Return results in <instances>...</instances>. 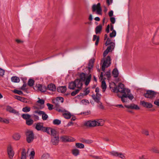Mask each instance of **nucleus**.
Returning <instances> with one entry per match:
<instances>
[{
	"mask_svg": "<svg viewBox=\"0 0 159 159\" xmlns=\"http://www.w3.org/2000/svg\"><path fill=\"white\" fill-rule=\"evenodd\" d=\"M110 89L111 91L117 93V96L121 98L123 103L128 102L127 98L132 100L134 98L130 90L126 88L124 84L121 83H119L117 86L113 82L110 83Z\"/></svg>",
	"mask_w": 159,
	"mask_h": 159,
	"instance_id": "f257e3e1",
	"label": "nucleus"
},
{
	"mask_svg": "<svg viewBox=\"0 0 159 159\" xmlns=\"http://www.w3.org/2000/svg\"><path fill=\"white\" fill-rule=\"evenodd\" d=\"M109 52V46H108L104 52L103 54V57L101 60V63L103 62L102 69L104 72L105 71V68L109 66V55H108L107 58H105Z\"/></svg>",
	"mask_w": 159,
	"mask_h": 159,
	"instance_id": "f03ea898",
	"label": "nucleus"
},
{
	"mask_svg": "<svg viewBox=\"0 0 159 159\" xmlns=\"http://www.w3.org/2000/svg\"><path fill=\"white\" fill-rule=\"evenodd\" d=\"M88 75L86 77V74L84 72L81 73L79 75L80 80L82 81H84L85 80V84L86 86H87L89 84L91 81L92 75L89 73H88Z\"/></svg>",
	"mask_w": 159,
	"mask_h": 159,
	"instance_id": "7ed1b4c3",
	"label": "nucleus"
},
{
	"mask_svg": "<svg viewBox=\"0 0 159 159\" xmlns=\"http://www.w3.org/2000/svg\"><path fill=\"white\" fill-rule=\"evenodd\" d=\"M157 93L152 90H148L143 96L146 98L152 99L155 97Z\"/></svg>",
	"mask_w": 159,
	"mask_h": 159,
	"instance_id": "20e7f679",
	"label": "nucleus"
},
{
	"mask_svg": "<svg viewBox=\"0 0 159 159\" xmlns=\"http://www.w3.org/2000/svg\"><path fill=\"white\" fill-rule=\"evenodd\" d=\"M25 135L28 143H30L33 141L34 135L32 131H28L26 132Z\"/></svg>",
	"mask_w": 159,
	"mask_h": 159,
	"instance_id": "39448f33",
	"label": "nucleus"
},
{
	"mask_svg": "<svg viewBox=\"0 0 159 159\" xmlns=\"http://www.w3.org/2000/svg\"><path fill=\"white\" fill-rule=\"evenodd\" d=\"M92 11L95 12L96 11V13L98 14L102 15V10L100 3H98L97 5H93L92 7Z\"/></svg>",
	"mask_w": 159,
	"mask_h": 159,
	"instance_id": "423d86ee",
	"label": "nucleus"
},
{
	"mask_svg": "<svg viewBox=\"0 0 159 159\" xmlns=\"http://www.w3.org/2000/svg\"><path fill=\"white\" fill-rule=\"evenodd\" d=\"M7 152L10 159H12L14 155V152L11 145H8L7 148Z\"/></svg>",
	"mask_w": 159,
	"mask_h": 159,
	"instance_id": "0eeeda50",
	"label": "nucleus"
},
{
	"mask_svg": "<svg viewBox=\"0 0 159 159\" xmlns=\"http://www.w3.org/2000/svg\"><path fill=\"white\" fill-rule=\"evenodd\" d=\"M60 139L61 141L64 142H73L75 140L74 138L66 135L61 136Z\"/></svg>",
	"mask_w": 159,
	"mask_h": 159,
	"instance_id": "6e6552de",
	"label": "nucleus"
},
{
	"mask_svg": "<svg viewBox=\"0 0 159 159\" xmlns=\"http://www.w3.org/2000/svg\"><path fill=\"white\" fill-rule=\"evenodd\" d=\"M34 88V90L37 89V90L40 91L41 92H44L47 90V89L45 86L40 84H36Z\"/></svg>",
	"mask_w": 159,
	"mask_h": 159,
	"instance_id": "1a4fd4ad",
	"label": "nucleus"
},
{
	"mask_svg": "<svg viewBox=\"0 0 159 159\" xmlns=\"http://www.w3.org/2000/svg\"><path fill=\"white\" fill-rule=\"evenodd\" d=\"M6 110L10 113H13L17 116L19 115V112L18 111L14 109L12 107L9 105L7 106Z\"/></svg>",
	"mask_w": 159,
	"mask_h": 159,
	"instance_id": "9d476101",
	"label": "nucleus"
},
{
	"mask_svg": "<svg viewBox=\"0 0 159 159\" xmlns=\"http://www.w3.org/2000/svg\"><path fill=\"white\" fill-rule=\"evenodd\" d=\"M34 112L35 113H38L40 115H42V118L44 120H46L48 118V115L43 111L36 110Z\"/></svg>",
	"mask_w": 159,
	"mask_h": 159,
	"instance_id": "9b49d317",
	"label": "nucleus"
},
{
	"mask_svg": "<svg viewBox=\"0 0 159 159\" xmlns=\"http://www.w3.org/2000/svg\"><path fill=\"white\" fill-rule=\"evenodd\" d=\"M100 99L101 98H100V97H99V96H98V97L97 98L95 97L93 98V100L94 102L98 103V107L100 109H103L104 107L102 105V103L100 101Z\"/></svg>",
	"mask_w": 159,
	"mask_h": 159,
	"instance_id": "f8f14e48",
	"label": "nucleus"
},
{
	"mask_svg": "<svg viewBox=\"0 0 159 159\" xmlns=\"http://www.w3.org/2000/svg\"><path fill=\"white\" fill-rule=\"evenodd\" d=\"M47 90H48L52 92H54L56 90V87L55 85L52 83H51L48 84L47 86L46 87Z\"/></svg>",
	"mask_w": 159,
	"mask_h": 159,
	"instance_id": "ddd939ff",
	"label": "nucleus"
},
{
	"mask_svg": "<svg viewBox=\"0 0 159 159\" xmlns=\"http://www.w3.org/2000/svg\"><path fill=\"white\" fill-rule=\"evenodd\" d=\"M95 60L94 59H91L89 61L88 63L89 67H88V73H90L91 72V69H92L93 67L94 63Z\"/></svg>",
	"mask_w": 159,
	"mask_h": 159,
	"instance_id": "4468645a",
	"label": "nucleus"
},
{
	"mask_svg": "<svg viewBox=\"0 0 159 159\" xmlns=\"http://www.w3.org/2000/svg\"><path fill=\"white\" fill-rule=\"evenodd\" d=\"M81 80L79 79L75 80L74 81L75 83H76V87L78 89H81L83 85V83L81 82Z\"/></svg>",
	"mask_w": 159,
	"mask_h": 159,
	"instance_id": "2eb2a0df",
	"label": "nucleus"
},
{
	"mask_svg": "<svg viewBox=\"0 0 159 159\" xmlns=\"http://www.w3.org/2000/svg\"><path fill=\"white\" fill-rule=\"evenodd\" d=\"M140 103L143 107L147 108H151L153 106L151 103L144 101H141Z\"/></svg>",
	"mask_w": 159,
	"mask_h": 159,
	"instance_id": "dca6fc26",
	"label": "nucleus"
},
{
	"mask_svg": "<svg viewBox=\"0 0 159 159\" xmlns=\"http://www.w3.org/2000/svg\"><path fill=\"white\" fill-rule=\"evenodd\" d=\"M51 142L53 145H58L59 142V137L58 136L52 137Z\"/></svg>",
	"mask_w": 159,
	"mask_h": 159,
	"instance_id": "f3484780",
	"label": "nucleus"
},
{
	"mask_svg": "<svg viewBox=\"0 0 159 159\" xmlns=\"http://www.w3.org/2000/svg\"><path fill=\"white\" fill-rule=\"evenodd\" d=\"M125 107L127 108L131 109H134L135 110H139L140 109L139 107L137 105H135L134 104H131L129 105H125Z\"/></svg>",
	"mask_w": 159,
	"mask_h": 159,
	"instance_id": "a211bd4d",
	"label": "nucleus"
},
{
	"mask_svg": "<svg viewBox=\"0 0 159 159\" xmlns=\"http://www.w3.org/2000/svg\"><path fill=\"white\" fill-rule=\"evenodd\" d=\"M67 90L66 86H59L57 88V90L59 93H65Z\"/></svg>",
	"mask_w": 159,
	"mask_h": 159,
	"instance_id": "6ab92c4d",
	"label": "nucleus"
},
{
	"mask_svg": "<svg viewBox=\"0 0 159 159\" xmlns=\"http://www.w3.org/2000/svg\"><path fill=\"white\" fill-rule=\"evenodd\" d=\"M76 83L75 81H71L69 84L68 88L70 89L74 90L76 87Z\"/></svg>",
	"mask_w": 159,
	"mask_h": 159,
	"instance_id": "aec40b11",
	"label": "nucleus"
},
{
	"mask_svg": "<svg viewBox=\"0 0 159 159\" xmlns=\"http://www.w3.org/2000/svg\"><path fill=\"white\" fill-rule=\"evenodd\" d=\"M99 91V89L98 87H97L96 88L95 90V92L96 93V95L94 94H93L92 95V97L93 99V98H97L98 97V96H99L100 97V98H101V95L98 93Z\"/></svg>",
	"mask_w": 159,
	"mask_h": 159,
	"instance_id": "412c9836",
	"label": "nucleus"
},
{
	"mask_svg": "<svg viewBox=\"0 0 159 159\" xmlns=\"http://www.w3.org/2000/svg\"><path fill=\"white\" fill-rule=\"evenodd\" d=\"M113 12L112 11H110V21L112 24H114L116 21V19L115 17H112L113 16Z\"/></svg>",
	"mask_w": 159,
	"mask_h": 159,
	"instance_id": "4be33fe9",
	"label": "nucleus"
},
{
	"mask_svg": "<svg viewBox=\"0 0 159 159\" xmlns=\"http://www.w3.org/2000/svg\"><path fill=\"white\" fill-rule=\"evenodd\" d=\"M53 103L55 104V108H56L55 110L59 112H62V110L60 109L61 107L58 102H53Z\"/></svg>",
	"mask_w": 159,
	"mask_h": 159,
	"instance_id": "5701e85b",
	"label": "nucleus"
},
{
	"mask_svg": "<svg viewBox=\"0 0 159 159\" xmlns=\"http://www.w3.org/2000/svg\"><path fill=\"white\" fill-rule=\"evenodd\" d=\"M72 153L75 156H77L80 154V151L77 148L72 149L71 151Z\"/></svg>",
	"mask_w": 159,
	"mask_h": 159,
	"instance_id": "b1692460",
	"label": "nucleus"
},
{
	"mask_svg": "<svg viewBox=\"0 0 159 159\" xmlns=\"http://www.w3.org/2000/svg\"><path fill=\"white\" fill-rule=\"evenodd\" d=\"M21 159H26V150L25 148H23L21 153Z\"/></svg>",
	"mask_w": 159,
	"mask_h": 159,
	"instance_id": "393cba45",
	"label": "nucleus"
},
{
	"mask_svg": "<svg viewBox=\"0 0 159 159\" xmlns=\"http://www.w3.org/2000/svg\"><path fill=\"white\" fill-rule=\"evenodd\" d=\"M13 139L16 140H18L20 138L21 136L19 133H16L14 134L13 136Z\"/></svg>",
	"mask_w": 159,
	"mask_h": 159,
	"instance_id": "a878e982",
	"label": "nucleus"
},
{
	"mask_svg": "<svg viewBox=\"0 0 159 159\" xmlns=\"http://www.w3.org/2000/svg\"><path fill=\"white\" fill-rule=\"evenodd\" d=\"M112 74L113 76L115 77H117L118 76L119 73L118 70L117 68H115L112 72Z\"/></svg>",
	"mask_w": 159,
	"mask_h": 159,
	"instance_id": "bb28decb",
	"label": "nucleus"
},
{
	"mask_svg": "<svg viewBox=\"0 0 159 159\" xmlns=\"http://www.w3.org/2000/svg\"><path fill=\"white\" fill-rule=\"evenodd\" d=\"M96 40V41L95 43V45L96 46L98 45L99 40V36H97L96 35H94L93 36V41H94Z\"/></svg>",
	"mask_w": 159,
	"mask_h": 159,
	"instance_id": "cd10ccee",
	"label": "nucleus"
},
{
	"mask_svg": "<svg viewBox=\"0 0 159 159\" xmlns=\"http://www.w3.org/2000/svg\"><path fill=\"white\" fill-rule=\"evenodd\" d=\"M150 151L155 153H159V150L155 147H153L151 148Z\"/></svg>",
	"mask_w": 159,
	"mask_h": 159,
	"instance_id": "c85d7f7f",
	"label": "nucleus"
},
{
	"mask_svg": "<svg viewBox=\"0 0 159 159\" xmlns=\"http://www.w3.org/2000/svg\"><path fill=\"white\" fill-rule=\"evenodd\" d=\"M11 81L15 83H18L20 81V79L19 77L17 76H13L11 78Z\"/></svg>",
	"mask_w": 159,
	"mask_h": 159,
	"instance_id": "c756f323",
	"label": "nucleus"
},
{
	"mask_svg": "<svg viewBox=\"0 0 159 159\" xmlns=\"http://www.w3.org/2000/svg\"><path fill=\"white\" fill-rule=\"evenodd\" d=\"M21 117L23 119L27 120L30 118L31 116L28 114H23L22 115Z\"/></svg>",
	"mask_w": 159,
	"mask_h": 159,
	"instance_id": "7c9ffc66",
	"label": "nucleus"
},
{
	"mask_svg": "<svg viewBox=\"0 0 159 159\" xmlns=\"http://www.w3.org/2000/svg\"><path fill=\"white\" fill-rule=\"evenodd\" d=\"M50 134H51L52 137L57 136V131L56 130L52 128L51 129Z\"/></svg>",
	"mask_w": 159,
	"mask_h": 159,
	"instance_id": "2f4dec72",
	"label": "nucleus"
},
{
	"mask_svg": "<svg viewBox=\"0 0 159 159\" xmlns=\"http://www.w3.org/2000/svg\"><path fill=\"white\" fill-rule=\"evenodd\" d=\"M102 88L103 90V91L104 92L107 88V85L105 82L104 80L102 81Z\"/></svg>",
	"mask_w": 159,
	"mask_h": 159,
	"instance_id": "473e14b6",
	"label": "nucleus"
},
{
	"mask_svg": "<svg viewBox=\"0 0 159 159\" xmlns=\"http://www.w3.org/2000/svg\"><path fill=\"white\" fill-rule=\"evenodd\" d=\"M76 147L79 148H84V145L81 143H75Z\"/></svg>",
	"mask_w": 159,
	"mask_h": 159,
	"instance_id": "72a5a7b5",
	"label": "nucleus"
},
{
	"mask_svg": "<svg viewBox=\"0 0 159 159\" xmlns=\"http://www.w3.org/2000/svg\"><path fill=\"white\" fill-rule=\"evenodd\" d=\"M34 83V81L31 79H29L28 83V85L30 87L32 86Z\"/></svg>",
	"mask_w": 159,
	"mask_h": 159,
	"instance_id": "f704fd0d",
	"label": "nucleus"
},
{
	"mask_svg": "<svg viewBox=\"0 0 159 159\" xmlns=\"http://www.w3.org/2000/svg\"><path fill=\"white\" fill-rule=\"evenodd\" d=\"M63 115L64 118L66 119H70L71 116V114L70 112H69L68 113H64Z\"/></svg>",
	"mask_w": 159,
	"mask_h": 159,
	"instance_id": "c9c22d12",
	"label": "nucleus"
},
{
	"mask_svg": "<svg viewBox=\"0 0 159 159\" xmlns=\"http://www.w3.org/2000/svg\"><path fill=\"white\" fill-rule=\"evenodd\" d=\"M53 123L55 125H58L61 123V120L57 119L54 120Z\"/></svg>",
	"mask_w": 159,
	"mask_h": 159,
	"instance_id": "e433bc0d",
	"label": "nucleus"
},
{
	"mask_svg": "<svg viewBox=\"0 0 159 159\" xmlns=\"http://www.w3.org/2000/svg\"><path fill=\"white\" fill-rule=\"evenodd\" d=\"M33 122L34 121L33 120L30 118L26 120V124L28 125H32L33 123Z\"/></svg>",
	"mask_w": 159,
	"mask_h": 159,
	"instance_id": "4c0bfd02",
	"label": "nucleus"
},
{
	"mask_svg": "<svg viewBox=\"0 0 159 159\" xmlns=\"http://www.w3.org/2000/svg\"><path fill=\"white\" fill-rule=\"evenodd\" d=\"M13 92L15 93H16L20 95H22L23 94V93L22 91L16 89H14L13 91Z\"/></svg>",
	"mask_w": 159,
	"mask_h": 159,
	"instance_id": "58836bf2",
	"label": "nucleus"
},
{
	"mask_svg": "<svg viewBox=\"0 0 159 159\" xmlns=\"http://www.w3.org/2000/svg\"><path fill=\"white\" fill-rule=\"evenodd\" d=\"M43 126V125H40V123H38L35 126V129L37 130H40L41 129Z\"/></svg>",
	"mask_w": 159,
	"mask_h": 159,
	"instance_id": "ea45409f",
	"label": "nucleus"
},
{
	"mask_svg": "<svg viewBox=\"0 0 159 159\" xmlns=\"http://www.w3.org/2000/svg\"><path fill=\"white\" fill-rule=\"evenodd\" d=\"M115 47V43L114 42H110V52L112 51Z\"/></svg>",
	"mask_w": 159,
	"mask_h": 159,
	"instance_id": "a19ab883",
	"label": "nucleus"
},
{
	"mask_svg": "<svg viewBox=\"0 0 159 159\" xmlns=\"http://www.w3.org/2000/svg\"><path fill=\"white\" fill-rule=\"evenodd\" d=\"M81 89H76L74 91H73L71 93V95L72 96H74L79 93Z\"/></svg>",
	"mask_w": 159,
	"mask_h": 159,
	"instance_id": "79ce46f5",
	"label": "nucleus"
},
{
	"mask_svg": "<svg viewBox=\"0 0 159 159\" xmlns=\"http://www.w3.org/2000/svg\"><path fill=\"white\" fill-rule=\"evenodd\" d=\"M30 110V108L28 107H24L22 109V111L25 112H29Z\"/></svg>",
	"mask_w": 159,
	"mask_h": 159,
	"instance_id": "37998d69",
	"label": "nucleus"
},
{
	"mask_svg": "<svg viewBox=\"0 0 159 159\" xmlns=\"http://www.w3.org/2000/svg\"><path fill=\"white\" fill-rule=\"evenodd\" d=\"M22 80H23V82L24 83V84H23L22 86L21 87V89L23 90H25V88L26 87V84H25V83L24 82V80H26V78H23L22 79Z\"/></svg>",
	"mask_w": 159,
	"mask_h": 159,
	"instance_id": "c03bdc74",
	"label": "nucleus"
},
{
	"mask_svg": "<svg viewBox=\"0 0 159 159\" xmlns=\"http://www.w3.org/2000/svg\"><path fill=\"white\" fill-rule=\"evenodd\" d=\"M56 101L58 102L60 101L61 103H63L64 101V98L61 97H57L56 98Z\"/></svg>",
	"mask_w": 159,
	"mask_h": 159,
	"instance_id": "a18cd8bd",
	"label": "nucleus"
},
{
	"mask_svg": "<svg viewBox=\"0 0 159 159\" xmlns=\"http://www.w3.org/2000/svg\"><path fill=\"white\" fill-rule=\"evenodd\" d=\"M47 105L48 107V108L49 110H52L53 109V106L52 104H51L49 103H48L47 104Z\"/></svg>",
	"mask_w": 159,
	"mask_h": 159,
	"instance_id": "49530a36",
	"label": "nucleus"
},
{
	"mask_svg": "<svg viewBox=\"0 0 159 159\" xmlns=\"http://www.w3.org/2000/svg\"><path fill=\"white\" fill-rule=\"evenodd\" d=\"M91 124V127H94L96 126V121L95 120H90Z\"/></svg>",
	"mask_w": 159,
	"mask_h": 159,
	"instance_id": "de8ad7c7",
	"label": "nucleus"
},
{
	"mask_svg": "<svg viewBox=\"0 0 159 159\" xmlns=\"http://www.w3.org/2000/svg\"><path fill=\"white\" fill-rule=\"evenodd\" d=\"M142 133L146 135H149V133L148 130L146 129H143L142 131Z\"/></svg>",
	"mask_w": 159,
	"mask_h": 159,
	"instance_id": "09e8293b",
	"label": "nucleus"
},
{
	"mask_svg": "<svg viewBox=\"0 0 159 159\" xmlns=\"http://www.w3.org/2000/svg\"><path fill=\"white\" fill-rule=\"evenodd\" d=\"M90 120L86 121L84 123V125L87 127H91Z\"/></svg>",
	"mask_w": 159,
	"mask_h": 159,
	"instance_id": "8fccbe9b",
	"label": "nucleus"
},
{
	"mask_svg": "<svg viewBox=\"0 0 159 159\" xmlns=\"http://www.w3.org/2000/svg\"><path fill=\"white\" fill-rule=\"evenodd\" d=\"M111 33H110V37H113L116 36V32L115 30H112Z\"/></svg>",
	"mask_w": 159,
	"mask_h": 159,
	"instance_id": "3c124183",
	"label": "nucleus"
},
{
	"mask_svg": "<svg viewBox=\"0 0 159 159\" xmlns=\"http://www.w3.org/2000/svg\"><path fill=\"white\" fill-rule=\"evenodd\" d=\"M14 98L15 99L21 102L22 99H23L24 97L18 95H15Z\"/></svg>",
	"mask_w": 159,
	"mask_h": 159,
	"instance_id": "603ef678",
	"label": "nucleus"
},
{
	"mask_svg": "<svg viewBox=\"0 0 159 159\" xmlns=\"http://www.w3.org/2000/svg\"><path fill=\"white\" fill-rule=\"evenodd\" d=\"M118 152L115 151H112L110 152V154L115 157H118Z\"/></svg>",
	"mask_w": 159,
	"mask_h": 159,
	"instance_id": "864d4df0",
	"label": "nucleus"
},
{
	"mask_svg": "<svg viewBox=\"0 0 159 159\" xmlns=\"http://www.w3.org/2000/svg\"><path fill=\"white\" fill-rule=\"evenodd\" d=\"M118 157H119L120 158L122 159H125V157L124 154L122 153H118Z\"/></svg>",
	"mask_w": 159,
	"mask_h": 159,
	"instance_id": "5fc2aeb1",
	"label": "nucleus"
},
{
	"mask_svg": "<svg viewBox=\"0 0 159 159\" xmlns=\"http://www.w3.org/2000/svg\"><path fill=\"white\" fill-rule=\"evenodd\" d=\"M35 152L34 151H31L30 154V159H33L34 158V156L35 155Z\"/></svg>",
	"mask_w": 159,
	"mask_h": 159,
	"instance_id": "6e6d98bb",
	"label": "nucleus"
},
{
	"mask_svg": "<svg viewBox=\"0 0 159 159\" xmlns=\"http://www.w3.org/2000/svg\"><path fill=\"white\" fill-rule=\"evenodd\" d=\"M39 100L37 101V102L41 104H43L44 103V100L42 99H40L39 98Z\"/></svg>",
	"mask_w": 159,
	"mask_h": 159,
	"instance_id": "4d7b16f0",
	"label": "nucleus"
},
{
	"mask_svg": "<svg viewBox=\"0 0 159 159\" xmlns=\"http://www.w3.org/2000/svg\"><path fill=\"white\" fill-rule=\"evenodd\" d=\"M52 128L49 127H47L46 130V132H47L48 134H51V129Z\"/></svg>",
	"mask_w": 159,
	"mask_h": 159,
	"instance_id": "13d9d810",
	"label": "nucleus"
},
{
	"mask_svg": "<svg viewBox=\"0 0 159 159\" xmlns=\"http://www.w3.org/2000/svg\"><path fill=\"white\" fill-rule=\"evenodd\" d=\"M154 104L156 106L159 107V99H157L154 101Z\"/></svg>",
	"mask_w": 159,
	"mask_h": 159,
	"instance_id": "bf43d9fd",
	"label": "nucleus"
},
{
	"mask_svg": "<svg viewBox=\"0 0 159 159\" xmlns=\"http://www.w3.org/2000/svg\"><path fill=\"white\" fill-rule=\"evenodd\" d=\"M2 122L8 124L9 123V120L2 118Z\"/></svg>",
	"mask_w": 159,
	"mask_h": 159,
	"instance_id": "052dcab7",
	"label": "nucleus"
},
{
	"mask_svg": "<svg viewBox=\"0 0 159 159\" xmlns=\"http://www.w3.org/2000/svg\"><path fill=\"white\" fill-rule=\"evenodd\" d=\"M88 88H87L84 91V92H85V94L84 95H87L88 94H89L90 93V90H88Z\"/></svg>",
	"mask_w": 159,
	"mask_h": 159,
	"instance_id": "680f3d73",
	"label": "nucleus"
},
{
	"mask_svg": "<svg viewBox=\"0 0 159 159\" xmlns=\"http://www.w3.org/2000/svg\"><path fill=\"white\" fill-rule=\"evenodd\" d=\"M90 111H86L85 112H82L80 113L81 115H88L89 114Z\"/></svg>",
	"mask_w": 159,
	"mask_h": 159,
	"instance_id": "e2e57ef3",
	"label": "nucleus"
},
{
	"mask_svg": "<svg viewBox=\"0 0 159 159\" xmlns=\"http://www.w3.org/2000/svg\"><path fill=\"white\" fill-rule=\"evenodd\" d=\"M4 74V70L0 68V75L3 76Z\"/></svg>",
	"mask_w": 159,
	"mask_h": 159,
	"instance_id": "0e129e2a",
	"label": "nucleus"
},
{
	"mask_svg": "<svg viewBox=\"0 0 159 159\" xmlns=\"http://www.w3.org/2000/svg\"><path fill=\"white\" fill-rule=\"evenodd\" d=\"M93 142V141L90 139H86L85 143L87 144H90Z\"/></svg>",
	"mask_w": 159,
	"mask_h": 159,
	"instance_id": "69168bd1",
	"label": "nucleus"
},
{
	"mask_svg": "<svg viewBox=\"0 0 159 159\" xmlns=\"http://www.w3.org/2000/svg\"><path fill=\"white\" fill-rule=\"evenodd\" d=\"M81 102L83 104H84L85 103H88L89 104V102L87 99H83L81 100Z\"/></svg>",
	"mask_w": 159,
	"mask_h": 159,
	"instance_id": "338daca9",
	"label": "nucleus"
},
{
	"mask_svg": "<svg viewBox=\"0 0 159 159\" xmlns=\"http://www.w3.org/2000/svg\"><path fill=\"white\" fill-rule=\"evenodd\" d=\"M90 156L93 158H94L95 159H102L101 157L97 156H93V155H90Z\"/></svg>",
	"mask_w": 159,
	"mask_h": 159,
	"instance_id": "774afa93",
	"label": "nucleus"
}]
</instances>
